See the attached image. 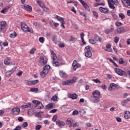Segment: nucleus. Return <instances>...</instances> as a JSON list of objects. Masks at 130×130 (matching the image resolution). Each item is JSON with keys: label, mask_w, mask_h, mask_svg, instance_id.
Here are the masks:
<instances>
[{"label": "nucleus", "mask_w": 130, "mask_h": 130, "mask_svg": "<svg viewBox=\"0 0 130 130\" xmlns=\"http://www.w3.org/2000/svg\"><path fill=\"white\" fill-rule=\"evenodd\" d=\"M100 92L98 90H95L92 92V96L94 100H93V103H99L100 102Z\"/></svg>", "instance_id": "1"}, {"label": "nucleus", "mask_w": 130, "mask_h": 130, "mask_svg": "<svg viewBox=\"0 0 130 130\" xmlns=\"http://www.w3.org/2000/svg\"><path fill=\"white\" fill-rule=\"evenodd\" d=\"M109 7L110 9L112 10H114L115 9V6H118L119 5V2H118V0H108Z\"/></svg>", "instance_id": "2"}, {"label": "nucleus", "mask_w": 130, "mask_h": 130, "mask_svg": "<svg viewBox=\"0 0 130 130\" xmlns=\"http://www.w3.org/2000/svg\"><path fill=\"white\" fill-rule=\"evenodd\" d=\"M21 29L24 32H29V33H33V29L28 27V25L24 22L21 23Z\"/></svg>", "instance_id": "3"}, {"label": "nucleus", "mask_w": 130, "mask_h": 130, "mask_svg": "<svg viewBox=\"0 0 130 130\" xmlns=\"http://www.w3.org/2000/svg\"><path fill=\"white\" fill-rule=\"evenodd\" d=\"M115 72L117 75L121 76V77H123V78H126L127 77V73L120 69L115 68Z\"/></svg>", "instance_id": "4"}, {"label": "nucleus", "mask_w": 130, "mask_h": 130, "mask_svg": "<svg viewBox=\"0 0 130 130\" xmlns=\"http://www.w3.org/2000/svg\"><path fill=\"white\" fill-rule=\"evenodd\" d=\"M32 103L36 105L35 107L37 109H42L44 107L42 103L39 101L34 100L32 101Z\"/></svg>", "instance_id": "5"}, {"label": "nucleus", "mask_w": 130, "mask_h": 130, "mask_svg": "<svg viewBox=\"0 0 130 130\" xmlns=\"http://www.w3.org/2000/svg\"><path fill=\"white\" fill-rule=\"evenodd\" d=\"M48 60V58H47L46 56L43 55L40 57L39 62H40V63H42V64H46L47 63Z\"/></svg>", "instance_id": "6"}, {"label": "nucleus", "mask_w": 130, "mask_h": 130, "mask_svg": "<svg viewBox=\"0 0 130 130\" xmlns=\"http://www.w3.org/2000/svg\"><path fill=\"white\" fill-rule=\"evenodd\" d=\"M6 27H7V23L6 21H3L0 22V33L4 32V30L6 29Z\"/></svg>", "instance_id": "7"}, {"label": "nucleus", "mask_w": 130, "mask_h": 130, "mask_svg": "<svg viewBox=\"0 0 130 130\" xmlns=\"http://www.w3.org/2000/svg\"><path fill=\"white\" fill-rule=\"evenodd\" d=\"M77 79H78V77H74L71 80H66V85H73V84L75 83L76 81H77Z\"/></svg>", "instance_id": "8"}, {"label": "nucleus", "mask_w": 130, "mask_h": 130, "mask_svg": "<svg viewBox=\"0 0 130 130\" xmlns=\"http://www.w3.org/2000/svg\"><path fill=\"white\" fill-rule=\"evenodd\" d=\"M21 112V109L20 108L15 107L12 110V112L14 115H19L20 112Z\"/></svg>", "instance_id": "9"}, {"label": "nucleus", "mask_w": 130, "mask_h": 130, "mask_svg": "<svg viewBox=\"0 0 130 130\" xmlns=\"http://www.w3.org/2000/svg\"><path fill=\"white\" fill-rule=\"evenodd\" d=\"M55 18L56 19L57 21H59V22H60V23H61V27L64 28V21H63V18H62V17L58 16V15H56Z\"/></svg>", "instance_id": "10"}, {"label": "nucleus", "mask_w": 130, "mask_h": 130, "mask_svg": "<svg viewBox=\"0 0 130 130\" xmlns=\"http://www.w3.org/2000/svg\"><path fill=\"white\" fill-rule=\"evenodd\" d=\"M72 66L73 67V70L74 71H76L78 68H81V65L77 62V60H75L73 63Z\"/></svg>", "instance_id": "11"}, {"label": "nucleus", "mask_w": 130, "mask_h": 130, "mask_svg": "<svg viewBox=\"0 0 130 130\" xmlns=\"http://www.w3.org/2000/svg\"><path fill=\"white\" fill-rule=\"evenodd\" d=\"M119 89V86L115 83H111L108 89L110 91L113 90V89Z\"/></svg>", "instance_id": "12"}, {"label": "nucleus", "mask_w": 130, "mask_h": 130, "mask_svg": "<svg viewBox=\"0 0 130 130\" xmlns=\"http://www.w3.org/2000/svg\"><path fill=\"white\" fill-rule=\"evenodd\" d=\"M116 32L117 34H122L123 33L125 32V28L123 27H119L116 29Z\"/></svg>", "instance_id": "13"}, {"label": "nucleus", "mask_w": 130, "mask_h": 130, "mask_svg": "<svg viewBox=\"0 0 130 130\" xmlns=\"http://www.w3.org/2000/svg\"><path fill=\"white\" fill-rule=\"evenodd\" d=\"M99 11L101 13H103V14H108V13H109L108 9L104 8L102 7L99 8Z\"/></svg>", "instance_id": "14"}, {"label": "nucleus", "mask_w": 130, "mask_h": 130, "mask_svg": "<svg viewBox=\"0 0 130 130\" xmlns=\"http://www.w3.org/2000/svg\"><path fill=\"white\" fill-rule=\"evenodd\" d=\"M93 38L96 42H97V41L100 42L101 43L103 42V39H102V38L99 37L97 35H94L93 36Z\"/></svg>", "instance_id": "15"}, {"label": "nucleus", "mask_w": 130, "mask_h": 130, "mask_svg": "<svg viewBox=\"0 0 130 130\" xmlns=\"http://www.w3.org/2000/svg\"><path fill=\"white\" fill-rule=\"evenodd\" d=\"M56 124H57L60 127H62V126H64L66 123L64 122L60 121V120H57L56 121Z\"/></svg>", "instance_id": "16"}, {"label": "nucleus", "mask_w": 130, "mask_h": 130, "mask_svg": "<svg viewBox=\"0 0 130 130\" xmlns=\"http://www.w3.org/2000/svg\"><path fill=\"white\" fill-rule=\"evenodd\" d=\"M124 118L125 119H129L130 118V112L129 111H125L124 112Z\"/></svg>", "instance_id": "17"}, {"label": "nucleus", "mask_w": 130, "mask_h": 130, "mask_svg": "<svg viewBox=\"0 0 130 130\" xmlns=\"http://www.w3.org/2000/svg\"><path fill=\"white\" fill-rule=\"evenodd\" d=\"M68 98H71V99L75 100L78 98V95H77V94L75 93L72 94L71 93H69L68 94Z\"/></svg>", "instance_id": "18"}, {"label": "nucleus", "mask_w": 130, "mask_h": 130, "mask_svg": "<svg viewBox=\"0 0 130 130\" xmlns=\"http://www.w3.org/2000/svg\"><path fill=\"white\" fill-rule=\"evenodd\" d=\"M113 31H114V28L111 27L110 28L105 29V33H106V34H109V33H111V32H113Z\"/></svg>", "instance_id": "19"}, {"label": "nucleus", "mask_w": 130, "mask_h": 130, "mask_svg": "<svg viewBox=\"0 0 130 130\" xmlns=\"http://www.w3.org/2000/svg\"><path fill=\"white\" fill-rule=\"evenodd\" d=\"M24 9L27 11V12H32V7L29 5H25Z\"/></svg>", "instance_id": "20"}, {"label": "nucleus", "mask_w": 130, "mask_h": 130, "mask_svg": "<svg viewBox=\"0 0 130 130\" xmlns=\"http://www.w3.org/2000/svg\"><path fill=\"white\" fill-rule=\"evenodd\" d=\"M37 3L38 5H40L41 8H44L45 7V4H44V3H43V2H42V1H41V0L37 1Z\"/></svg>", "instance_id": "21"}, {"label": "nucleus", "mask_w": 130, "mask_h": 130, "mask_svg": "<svg viewBox=\"0 0 130 130\" xmlns=\"http://www.w3.org/2000/svg\"><path fill=\"white\" fill-rule=\"evenodd\" d=\"M47 74H48V72L43 70V71L40 73L41 78H45V76H46Z\"/></svg>", "instance_id": "22"}, {"label": "nucleus", "mask_w": 130, "mask_h": 130, "mask_svg": "<svg viewBox=\"0 0 130 130\" xmlns=\"http://www.w3.org/2000/svg\"><path fill=\"white\" fill-rule=\"evenodd\" d=\"M52 41L54 44H57V36L54 35L52 38Z\"/></svg>", "instance_id": "23"}, {"label": "nucleus", "mask_w": 130, "mask_h": 130, "mask_svg": "<svg viewBox=\"0 0 130 130\" xmlns=\"http://www.w3.org/2000/svg\"><path fill=\"white\" fill-rule=\"evenodd\" d=\"M59 75L61 78H66V72L62 70L59 71Z\"/></svg>", "instance_id": "24"}, {"label": "nucleus", "mask_w": 130, "mask_h": 130, "mask_svg": "<svg viewBox=\"0 0 130 130\" xmlns=\"http://www.w3.org/2000/svg\"><path fill=\"white\" fill-rule=\"evenodd\" d=\"M69 41H71V42H73V43H75L76 41H77V38L75 37V36L72 35L70 37V39L69 40Z\"/></svg>", "instance_id": "25"}, {"label": "nucleus", "mask_w": 130, "mask_h": 130, "mask_svg": "<svg viewBox=\"0 0 130 130\" xmlns=\"http://www.w3.org/2000/svg\"><path fill=\"white\" fill-rule=\"evenodd\" d=\"M81 4L82 6H83L84 8H85V10H87V11H88L89 12L90 8H89V6L87 5V4L85 3V2L83 1Z\"/></svg>", "instance_id": "26"}, {"label": "nucleus", "mask_w": 130, "mask_h": 130, "mask_svg": "<svg viewBox=\"0 0 130 130\" xmlns=\"http://www.w3.org/2000/svg\"><path fill=\"white\" fill-rule=\"evenodd\" d=\"M31 104L30 103H27L25 105L21 106V108L22 109H25V108H29V107H31Z\"/></svg>", "instance_id": "27"}, {"label": "nucleus", "mask_w": 130, "mask_h": 130, "mask_svg": "<svg viewBox=\"0 0 130 130\" xmlns=\"http://www.w3.org/2000/svg\"><path fill=\"white\" fill-rule=\"evenodd\" d=\"M92 52H85V56L86 57H88V58H90V57H92Z\"/></svg>", "instance_id": "28"}, {"label": "nucleus", "mask_w": 130, "mask_h": 130, "mask_svg": "<svg viewBox=\"0 0 130 130\" xmlns=\"http://www.w3.org/2000/svg\"><path fill=\"white\" fill-rule=\"evenodd\" d=\"M53 108V104H49L46 106V109L49 110L50 109H52Z\"/></svg>", "instance_id": "29"}, {"label": "nucleus", "mask_w": 130, "mask_h": 130, "mask_svg": "<svg viewBox=\"0 0 130 130\" xmlns=\"http://www.w3.org/2000/svg\"><path fill=\"white\" fill-rule=\"evenodd\" d=\"M43 70L47 72V73H49V70H50V66L47 64L44 67Z\"/></svg>", "instance_id": "30"}, {"label": "nucleus", "mask_w": 130, "mask_h": 130, "mask_svg": "<svg viewBox=\"0 0 130 130\" xmlns=\"http://www.w3.org/2000/svg\"><path fill=\"white\" fill-rule=\"evenodd\" d=\"M10 62H11V60L9 58H6L4 60V63H5V64H8V66H9V64H11Z\"/></svg>", "instance_id": "31"}, {"label": "nucleus", "mask_w": 130, "mask_h": 130, "mask_svg": "<svg viewBox=\"0 0 130 130\" xmlns=\"http://www.w3.org/2000/svg\"><path fill=\"white\" fill-rule=\"evenodd\" d=\"M85 49L87 52H92V47L90 46H87L85 47Z\"/></svg>", "instance_id": "32"}, {"label": "nucleus", "mask_w": 130, "mask_h": 130, "mask_svg": "<svg viewBox=\"0 0 130 130\" xmlns=\"http://www.w3.org/2000/svg\"><path fill=\"white\" fill-rule=\"evenodd\" d=\"M34 112H35V111H34L33 110L28 111L27 112L28 115H29V116H32L33 115V114H34Z\"/></svg>", "instance_id": "33"}, {"label": "nucleus", "mask_w": 130, "mask_h": 130, "mask_svg": "<svg viewBox=\"0 0 130 130\" xmlns=\"http://www.w3.org/2000/svg\"><path fill=\"white\" fill-rule=\"evenodd\" d=\"M10 38H16V37H17V34L16 33V32L11 34L10 35Z\"/></svg>", "instance_id": "34"}, {"label": "nucleus", "mask_w": 130, "mask_h": 130, "mask_svg": "<svg viewBox=\"0 0 130 130\" xmlns=\"http://www.w3.org/2000/svg\"><path fill=\"white\" fill-rule=\"evenodd\" d=\"M119 18H121V20H123V19H125V16L122 13H120L119 14Z\"/></svg>", "instance_id": "35"}, {"label": "nucleus", "mask_w": 130, "mask_h": 130, "mask_svg": "<svg viewBox=\"0 0 130 130\" xmlns=\"http://www.w3.org/2000/svg\"><path fill=\"white\" fill-rule=\"evenodd\" d=\"M52 63L54 67H58V66H59L58 64V61H53Z\"/></svg>", "instance_id": "36"}, {"label": "nucleus", "mask_w": 130, "mask_h": 130, "mask_svg": "<svg viewBox=\"0 0 130 130\" xmlns=\"http://www.w3.org/2000/svg\"><path fill=\"white\" fill-rule=\"evenodd\" d=\"M89 43H90V44H95V43H96V41L93 39H89Z\"/></svg>", "instance_id": "37"}, {"label": "nucleus", "mask_w": 130, "mask_h": 130, "mask_svg": "<svg viewBox=\"0 0 130 130\" xmlns=\"http://www.w3.org/2000/svg\"><path fill=\"white\" fill-rule=\"evenodd\" d=\"M126 104H127V101L126 100H124L121 102V105H122V106H125Z\"/></svg>", "instance_id": "38"}, {"label": "nucleus", "mask_w": 130, "mask_h": 130, "mask_svg": "<svg viewBox=\"0 0 130 130\" xmlns=\"http://www.w3.org/2000/svg\"><path fill=\"white\" fill-rule=\"evenodd\" d=\"M35 51H36V48H33L30 50L29 53L30 54H34V52H35Z\"/></svg>", "instance_id": "39"}, {"label": "nucleus", "mask_w": 130, "mask_h": 130, "mask_svg": "<svg viewBox=\"0 0 130 130\" xmlns=\"http://www.w3.org/2000/svg\"><path fill=\"white\" fill-rule=\"evenodd\" d=\"M35 116H36V117H38V118H39V119H42V117H41V114H40V113H37L36 114Z\"/></svg>", "instance_id": "40"}, {"label": "nucleus", "mask_w": 130, "mask_h": 130, "mask_svg": "<svg viewBox=\"0 0 130 130\" xmlns=\"http://www.w3.org/2000/svg\"><path fill=\"white\" fill-rule=\"evenodd\" d=\"M31 81V85H36V84L39 82V80H32Z\"/></svg>", "instance_id": "41"}, {"label": "nucleus", "mask_w": 130, "mask_h": 130, "mask_svg": "<svg viewBox=\"0 0 130 130\" xmlns=\"http://www.w3.org/2000/svg\"><path fill=\"white\" fill-rule=\"evenodd\" d=\"M30 92H38V88H31L30 89Z\"/></svg>", "instance_id": "42"}, {"label": "nucleus", "mask_w": 130, "mask_h": 130, "mask_svg": "<svg viewBox=\"0 0 130 130\" xmlns=\"http://www.w3.org/2000/svg\"><path fill=\"white\" fill-rule=\"evenodd\" d=\"M66 123L67 124H71V123H72V118H68L66 121Z\"/></svg>", "instance_id": "43"}, {"label": "nucleus", "mask_w": 130, "mask_h": 130, "mask_svg": "<svg viewBox=\"0 0 130 130\" xmlns=\"http://www.w3.org/2000/svg\"><path fill=\"white\" fill-rule=\"evenodd\" d=\"M42 125H37L35 127V129L36 130H40V129L42 127Z\"/></svg>", "instance_id": "44"}, {"label": "nucleus", "mask_w": 130, "mask_h": 130, "mask_svg": "<svg viewBox=\"0 0 130 130\" xmlns=\"http://www.w3.org/2000/svg\"><path fill=\"white\" fill-rule=\"evenodd\" d=\"M122 25V23L119 22V21H117L115 23V25L117 26V27H119V26H121Z\"/></svg>", "instance_id": "45"}, {"label": "nucleus", "mask_w": 130, "mask_h": 130, "mask_svg": "<svg viewBox=\"0 0 130 130\" xmlns=\"http://www.w3.org/2000/svg\"><path fill=\"white\" fill-rule=\"evenodd\" d=\"M114 41L115 43H117V42H118L119 41V38L118 37H116L114 38Z\"/></svg>", "instance_id": "46"}, {"label": "nucleus", "mask_w": 130, "mask_h": 130, "mask_svg": "<svg viewBox=\"0 0 130 130\" xmlns=\"http://www.w3.org/2000/svg\"><path fill=\"white\" fill-rule=\"evenodd\" d=\"M121 2L123 5V6L126 8L127 7V5H126V0H121Z\"/></svg>", "instance_id": "47"}, {"label": "nucleus", "mask_w": 130, "mask_h": 130, "mask_svg": "<svg viewBox=\"0 0 130 130\" xmlns=\"http://www.w3.org/2000/svg\"><path fill=\"white\" fill-rule=\"evenodd\" d=\"M22 127H27L28 126V122H24L22 123Z\"/></svg>", "instance_id": "48"}, {"label": "nucleus", "mask_w": 130, "mask_h": 130, "mask_svg": "<svg viewBox=\"0 0 130 130\" xmlns=\"http://www.w3.org/2000/svg\"><path fill=\"white\" fill-rule=\"evenodd\" d=\"M52 100H53V101H56V100H57V95L55 94L54 96H53L52 98Z\"/></svg>", "instance_id": "49"}, {"label": "nucleus", "mask_w": 130, "mask_h": 130, "mask_svg": "<svg viewBox=\"0 0 130 130\" xmlns=\"http://www.w3.org/2000/svg\"><path fill=\"white\" fill-rule=\"evenodd\" d=\"M44 12H46V13L49 12V9H48L47 7H45V6L43 8Z\"/></svg>", "instance_id": "50"}, {"label": "nucleus", "mask_w": 130, "mask_h": 130, "mask_svg": "<svg viewBox=\"0 0 130 130\" xmlns=\"http://www.w3.org/2000/svg\"><path fill=\"white\" fill-rule=\"evenodd\" d=\"M92 81L93 82H94V83H96V84L98 83H101V81H100V80H98V79H92Z\"/></svg>", "instance_id": "51"}, {"label": "nucleus", "mask_w": 130, "mask_h": 130, "mask_svg": "<svg viewBox=\"0 0 130 130\" xmlns=\"http://www.w3.org/2000/svg\"><path fill=\"white\" fill-rule=\"evenodd\" d=\"M39 40L41 43H43V42H44V38L42 37L39 38Z\"/></svg>", "instance_id": "52"}, {"label": "nucleus", "mask_w": 130, "mask_h": 130, "mask_svg": "<svg viewBox=\"0 0 130 130\" xmlns=\"http://www.w3.org/2000/svg\"><path fill=\"white\" fill-rule=\"evenodd\" d=\"M126 6H127L126 8H128L130 7V0H126Z\"/></svg>", "instance_id": "53"}, {"label": "nucleus", "mask_w": 130, "mask_h": 130, "mask_svg": "<svg viewBox=\"0 0 130 130\" xmlns=\"http://www.w3.org/2000/svg\"><path fill=\"white\" fill-rule=\"evenodd\" d=\"M57 119V115H54L53 116V118H52V120L53 121H54V122H55V121H56V120Z\"/></svg>", "instance_id": "54"}, {"label": "nucleus", "mask_w": 130, "mask_h": 130, "mask_svg": "<svg viewBox=\"0 0 130 130\" xmlns=\"http://www.w3.org/2000/svg\"><path fill=\"white\" fill-rule=\"evenodd\" d=\"M26 84L28 85V86H31L32 85L31 81L29 80L26 81Z\"/></svg>", "instance_id": "55"}, {"label": "nucleus", "mask_w": 130, "mask_h": 130, "mask_svg": "<svg viewBox=\"0 0 130 130\" xmlns=\"http://www.w3.org/2000/svg\"><path fill=\"white\" fill-rule=\"evenodd\" d=\"M92 13L93 14V16L95 17V18H98V13L95 11H92Z\"/></svg>", "instance_id": "56"}, {"label": "nucleus", "mask_w": 130, "mask_h": 130, "mask_svg": "<svg viewBox=\"0 0 130 130\" xmlns=\"http://www.w3.org/2000/svg\"><path fill=\"white\" fill-rule=\"evenodd\" d=\"M56 111H57V109H54L51 110L50 111V113H55V112H56Z\"/></svg>", "instance_id": "57"}, {"label": "nucleus", "mask_w": 130, "mask_h": 130, "mask_svg": "<svg viewBox=\"0 0 130 130\" xmlns=\"http://www.w3.org/2000/svg\"><path fill=\"white\" fill-rule=\"evenodd\" d=\"M77 114H79V111L77 110H75L73 112V115H77Z\"/></svg>", "instance_id": "58"}, {"label": "nucleus", "mask_w": 130, "mask_h": 130, "mask_svg": "<svg viewBox=\"0 0 130 130\" xmlns=\"http://www.w3.org/2000/svg\"><path fill=\"white\" fill-rule=\"evenodd\" d=\"M52 58L53 60V61H55L57 59V57H56V55H54V56H52Z\"/></svg>", "instance_id": "59"}, {"label": "nucleus", "mask_w": 130, "mask_h": 130, "mask_svg": "<svg viewBox=\"0 0 130 130\" xmlns=\"http://www.w3.org/2000/svg\"><path fill=\"white\" fill-rule=\"evenodd\" d=\"M105 51H107L108 52H112V50L111 48L106 49Z\"/></svg>", "instance_id": "60"}, {"label": "nucleus", "mask_w": 130, "mask_h": 130, "mask_svg": "<svg viewBox=\"0 0 130 130\" xmlns=\"http://www.w3.org/2000/svg\"><path fill=\"white\" fill-rule=\"evenodd\" d=\"M8 11V9L5 8L4 9H3L2 11H1V13H2L3 14H5V13H6V12Z\"/></svg>", "instance_id": "61"}, {"label": "nucleus", "mask_w": 130, "mask_h": 130, "mask_svg": "<svg viewBox=\"0 0 130 130\" xmlns=\"http://www.w3.org/2000/svg\"><path fill=\"white\" fill-rule=\"evenodd\" d=\"M119 62L120 64H122V63H123V62H124V61H123V59H122V58H120L119 59Z\"/></svg>", "instance_id": "62"}, {"label": "nucleus", "mask_w": 130, "mask_h": 130, "mask_svg": "<svg viewBox=\"0 0 130 130\" xmlns=\"http://www.w3.org/2000/svg\"><path fill=\"white\" fill-rule=\"evenodd\" d=\"M13 130H21V126H17Z\"/></svg>", "instance_id": "63"}, {"label": "nucleus", "mask_w": 130, "mask_h": 130, "mask_svg": "<svg viewBox=\"0 0 130 130\" xmlns=\"http://www.w3.org/2000/svg\"><path fill=\"white\" fill-rule=\"evenodd\" d=\"M23 118L22 117H19L18 118V121H19L20 122H21V121H23Z\"/></svg>", "instance_id": "64"}]
</instances>
